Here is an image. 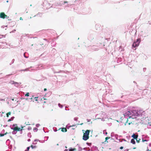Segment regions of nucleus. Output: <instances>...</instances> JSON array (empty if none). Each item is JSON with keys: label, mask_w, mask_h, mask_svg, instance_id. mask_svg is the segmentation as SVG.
<instances>
[{"label": "nucleus", "mask_w": 151, "mask_h": 151, "mask_svg": "<svg viewBox=\"0 0 151 151\" xmlns=\"http://www.w3.org/2000/svg\"><path fill=\"white\" fill-rule=\"evenodd\" d=\"M127 112L123 115L126 118H132L133 119L136 118L137 117H141V119H144L145 118V112L142 110L136 109L134 108L128 109Z\"/></svg>", "instance_id": "f257e3e1"}, {"label": "nucleus", "mask_w": 151, "mask_h": 151, "mask_svg": "<svg viewBox=\"0 0 151 151\" xmlns=\"http://www.w3.org/2000/svg\"><path fill=\"white\" fill-rule=\"evenodd\" d=\"M96 39V34L95 33L90 34L88 36V39L91 42L93 41Z\"/></svg>", "instance_id": "f03ea898"}, {"label": "nucleus", "mask_w": 151, "mask_h": 151, "mask_svg": "<svg viewBox=\"0 0 151 151\" xmlns=\"http://www.w3.org/2000/svg\"><path fill=\"white\" fill-rule=\"evenodd\" d=\"M43 5L44 9H48L51 7H52V6H51L52 5L51 4L49 3L46 1H45L43 2Z\"/></svg>", "instance_id": "7ed1b4c3"}, {"label": "nucleus", "mask_w": 151, "mask_h": 151, "mask_svg": "<svg viewBox=\"0 0 151 151\" xmlns=\"http://www.w3.org/2000/svg\"><path fill=\"white\" fill-rule=\"evenodd\" d=\"M90 132V130H87L86 132L83 134V139L85 141L88 139L89 138V135Z\"/></svg>", "instance_id": "20e7f679"}, {"label": "nucleus", "mask_w": 151, "mask_h": 151, "mask_svg": "<svg viewBox=\"0 0 151 151\" xmlns=\"http://www.w3.org/2000/svg\"><path fill=\"white\" fill-rule=\"evenodd\" d=\"M141 42V39L140 38H138L133 43L132 46V47L135 48L137 47L139 45Z\"/></svg>", "instance_id": "39448f33"}, {"label": "nucleus", "mask_w": 151, "mask_h": 151, "mask_svg": "<svg viewBox=\"0 0 151 151\" xmlns=\"http://www.w3.org/2000/svg\"><path fill=\"white\" fill-rule=\"evenodd\" d=\"M19 96H21V97L20 98L21 99H25L24 97H29V93L28 92L26 93L25 95V93L24 92L21 91H19Z\"/></svg>", "instance_id": "423d86ee"}, {"label": "nucleus", "mask_w": 151, "mask_h": 151, "mask_svg": "<svg viewBox=\"0 0 151 151\" xmlns=\"http://www.w3.org/2000/svg\"><path fill=\"white\" fill-rule=\"evenodd\" d=\"M11 129L13 130V133H15L16 131L17 132L19 131V127H18L17 124L13 125L11 127Z\"/></svg>", "instance_id": "0eeeda50"}, {"label": "nucleus", "mask_w": 151, "mask_h": 151, "mask_svg": "<svg viewBox=\"0 0 151 151\" xmlns=\"http://www.w3.org/2000/svg\"><path fill=\"white\" fill-rule=\"evenodd\" d=\"M32 97L33 98L31 97L29 99H26L28 100V101L30 102L32 101L34 102L35 101H37L38 100L37 99L38 97H34V96H32Z\"/></svg>", "instance_id": "6e6552de"}, {"label": "nucleus", "mask_w": 151, "mask_h": 151, "mask_svg": "<svg viewBox=\"0 0 151 151\" xmlns=\"http://www.w3.org/2000/svg\"><path fill=\"white\" fill-rule=\"evenodd\" d=\"M0 17L4 19L5 18H8L9 17L6 15L4 12H1L0 13Z\"/></svg>", "instance_id": "1a4fd4ad"}, {"label": "nucleus", "mask_w": 151, "mask_h": 151, "mask_svg": "<svg viewBox=\"0 0 151 151\" xmlns=\"http://www.w3.org/2000/svg\"><path fill=\"white\" fill-rule=\"evenodd\" d=\"M47 67H48V66L46 67L45 65L40 64L38 65V67H37V68L39 69H42L43 68H45Z\"/></svg>", "instance_id": "9d476101"}, {"label": "nucleus", "mask_w": 151, "mask_h": 151, "mask_svg": "<svg viewBox=\"0 0 151 151\" xmlns=\"http://www.w3.org/2000/svg\"><path fill=\"white\" fill-rule=\"evenodd\" d=\"M91 51H96L98 50L99 48L96 46H93L91 47Z\"/></svg>", "instance_id": "9b49d317"}, {"label": "nucleus", "mask_w": 151, "mask_h": 151, "mask_svg": "<svg viewBox=\"0 0 151 151\" xmlns=\"http://www.w3.org/2000/svg\"><path fill=\"white\" fill-rule=\"evenodd\" d=\"M59 6V3L58 2H55L51 6L52 7L55 8L56 6Z\"/></svg>", "instance_id": "f8f14e48"}, {"label": "nucleus", "mask_w": 151, "mask_h": 151, "mask_svg": "<svg viewBox=\"0 0 151 151\" xmlns=\"http://www.w3.org/2000/svg\"><path fill=\"white\" fill-rule=\"evenodd\" d=\"M90 150L91 151H95L97 150H98V149L97 147L96 146H93L92 147H91V149Z\"/></svg>", "instance_id": "ddd939ff"}, {"label": "nucleus", "mask_w": 151, "mask_h": 151, "mask_svg": "<svg viewBox=\"0 0 151 151\" xmlns=\"http://www.w3.org/2000/svg\"><path fill=\"white\" fill-rule=\"evenodd\" d=\"M68 3L67 1H61L59 2V6H61L63 5H64L65 3Z\"/></svg>", "instance_id": "4468645a"}, {"label": "nucleus", "mask_w": 151, "mask_h": 151, "mask_svg": "<svg viewBox=\"0 0 151 151\" xmlns=\"http://www.w3.org/2000/svg\"><path fill=\"white\" fill-rule=\"evenodd\" d=\"M122 60V59L121 58H119L117 60V62L118 63H121Z\"/></svg>", "instance_id": "2eb2a0df"}, {"label": "nucleus", "mask_w": 151, "mask_h": 151, "mask_svg": "<svg viewBox=\"0 0 151 151\" xmlns=\"http://www.w3.org/2000/svg\"><path fill=\"white\" fill-rule=\"evenodd\" d=\"M61 129V131L63 132H65L67 131V130L64 127H62L61 128H60L58 130Z\"/></svg>", "instance_id": "dca6fc26"}, {"label": "nucleus", "mask_w": 151, "mask_h": 151, "mask_svg": "<svg viewBox=\"0 0 151 151\" xmlns=\"http://www.w3.org/2000/svg\"><path fill=\"white\" fill-rule=\"evenodd\" d=\"M138 137V135H135L134 134H133L132 136V137H133L134 139H137V138Z\"/></svg>", "instance_id": "f3484780"}, {"label": "nucleus", "mask_w": 151, "mask_h": 151, "mask_svg": "<svg viewBox=\"0 0 151 151\" xmlns=\"http://www.w3.org/2000/svg\"><path fill=\"white\" fill-rule=\"evenodd\" d=\"M32 67H30V68H26L25 69H24V70H21L20 71H30V68H31Z\"/></svg>", "instance_id": "a211bd4d"}, {"label": "nucleus", "mask_w": 151, "mask_h": 151, "mask_svg": "<svg viewBox=\"0 0 151 151\" xmlns=\"http://www.w3.org/2000/svg\"><path fill=\"white\" fill-rule=\"evenodd\" d=\"M77 146L78 147V150L79 151H81L82 150V148L80 146L79 144H78Z\"/></svg>", "instance_id": "6ab92c4d"}, {"label": "nucleus", "mask_w": 151, "mask_h": 151, "mask_svg": "<svg viewBox=\"0 0 151 151\" xmlns=\"http://www.w3.org/2000/svg\"><path fill=\"white\" fill-rule=\"evenodd\" d=\"M131 142L133 144H135V142L134 140V139H132L131 140Z\"/></svg>", "instance_id": "aec40b11"}, {"label": "nucleus", "mask_w": 151, "mask_h": 151, "mask_svg": "<svg viewBox=\"0 0 151 151\" xmlns=\"http://www.w3.org/2000/svg\"><path fill=\"white\" fill-rule=\"evenodd\" d=\"M56 44V42H53L51 43V46L52 47H55V45Z\"/></svg>", "instance_id": "412c9836"}, {"label": "nucleus", "mask_w": 151, "mask_h": 151, "mask_svg": "<svg viewBox=\"0 0 151 151\" xmlns=\"http://www.w3.org/2000/svg\"><path fill=\"white\" fill-rule=\"evenodd\" d=\"M69 124H68L66 126V127L67 129H69L70 127L72 126H74L75 125H72V126H69Z\"/></svg>", "instance_id": "4be33fe9"}, {"label": "nucleus", "mask_w": 151, "mask_h": 151, "mask_svg": "<svg viewBox=\"0 0 151 151\" xmlns=\"http://www.w3.org/2000/svg\"><path fill=\"white\" fill-rule=\"evenodd\" d=\"M30 147L32 148V149H35L37 148V147L36 145H32L30 146Z\"/></svg>", "instance_id": "5701e85b"}, {"label": "nucleus", "mask_w": 151, "mask_h": 151, "mask_svg": "<svg viewBox=\"0 0 151 151\" xmlns=\"http://www.w3.org/2000/svg\"><path fill=\"white\" fill-rule=\"evenodd\" d=\"M43 40H45L47 43H49L50 42V39L49 38L48 39H46V38L43 39Z\"/></svg>", "instance_id": "b1692460"}, {"label": "nucleus", "mask_w": 151, "mask_h": 151, "mask_svg": "<svg viewBox=\"0 0 151 151\" xmlns=\"http://www.w3.org/2000/svg\"><path fill=\"white\" fill-rule=\"evenodd\" d=\"M42 15V14L41 13H39L38 14H37L36 15H35L34 17L36 16H41Z\"/></svg>", "instance_id": "393cba45"}, {"label": "nucleus", "mask_w": 151, "mask_h": 151, "mask_svg": "<svg viewBox=\"0 0 151 151\" xmlns=\"http://www.w3.org/2000/svg\"><path fill=\"white\" fill-rule=\"evenodd\" d=\"M106 92H108V93H111V91L110 89H108L106 90Z\"/></svg>", "instance_id": "a878e982"}, {"label": "nucleus", "mask_w": 151, "mask_h": 151, "mask_svg": "<svg viewBox=\"0 0 151 151\" xmlns=\"http://www.w3.org/2000/svg\"><path fill=\"white\" fill-rule=\"evenodd\" d=\"M90 148H84L83 149L87 151H90Z\"/></svg>", "instance_id": "bb28decb"}, {"label": "nucleus", "mask_w": 151, "mask_h": 151, "mask_svg": "<svg viewBox=\"0 0 151 151\" xmlns=\"http://www.w3.org/2000/svg\"><path fill=\"white\" fill-rule=\"evenodd\" d=\"M27 136L29 138H31L32 136L31 135V133L30 132H29L28 133Z\"/></svg>", "instance_id": "cd10ccee"}, {"label": "nucleus", "mask_w": 151, "mask_h": 151, "mask_svg": "<svg viewBox=\"0 0 151 151\" xmlns=\"http://www.w3.org/2000/svg\"><path fill=\"white\" fill-rule=\"evenodd\" d=\"M45 31H46L45 30H42L40 31H39V32L40 34H42V33H43V32H44Z\"/></svg>", "instance_id": "c85d7f7f"}, {"label": "nucleus", "mask_w": 151, "mask_h": 151, "mask_svg": "<svg viewBox=\"0 0 151 151\" xmlns=\"http://www.w3.org/2000/svg\"><path fill=\"white\" fill-rule=\"evenodd\" d=\"M38 130V129L36 127H34L33 128V130L34 132H37Z\"/></svg>", "instance_id": "c756f323"}, {"label": "nucleus", "mask_w": 151, "mask_h": 151, "mask_svg": "<svg viewBox=\"0 0 151 151\" xmlns=\"http://www.w3.org/2000/svg\"><path fill=\"white\" fill-rule=\"evenodd\" d=\"M110 138V137H106L105 138V142H108V141H107V140L109 139Z\"/></svg>", "instance_id": "7c9ffc66"}, {"label": "nucleus", "mask_w": 151, "mask_h": 151, "mask_svg": "<svg viewBox=\"0 0 151 151\" xmlns=\"http://www.w3.org/2000/svg\"><path fill=\"white\" fill-rule=\"evenodd\" d=\"M142 140L143 142H147L149 141V140L147 139H144V138H142Z\"/></svg>", "instance_id": "2f4dec72"}, {"label": "nucleus", "mask_w": 151, "mask_h": 151, "mask_svg": "<svg viewBox=\"0 0 151 151\" xmlns=\"http://www.w3.org/2000/svg\"><path fill=\"white\" fill-rule=\"evenodd\" d=\"M7 133L6 132L5 134H0V137L4 136V135H5Z\"/></svg>", "instance_id": "473e14b6"}, {"label": "nucleus", "mask_w": 151, "mask_h": 151, "mask_svg": "<svg viewBox=\"0 0 151 151\" xmlns=\"http://www.w3.org/2000/svg\"><path fill=\"white\" fill-rule=\"evenodd\" d=\"M10 114H11V112H8L6 114V116L7 117H8L9 116V115H10Z\"/></svg>", "instance_id": "72a5a7b5"}, {"label": "nucleus", "mask_w": 151, "mask_h": 151, "mask_svg": "<svg viewBox=\"0 0 151 151\" xmlns=\"http://www.w3.org/2000/svg\"><path fill=\"white\" fill-rule=\"evenodd\" d=\"M30 147V146L27 147V148L26 149V150H25L24 151H29Z\"/></svg>", "instance_id": "f704fd0d"}, {"label": "nucleus", "mask_w": 151, "mask_h": 151, "mask_svg": "<svg viewBox=\"0 0 151 151\" xmlns=\"http://www.w3.org/2000/svg\"><path fill=\"white\" fill-rule=\"evenodd\" d=\"M58 106L60 108H62L63 107V106L61 104H60L59 103L58 104Z\"/></svg>", "instance_id": "c9c22d12"}, {"label": "nucleus", "mask_w": 151, "mask_h": 151, "mask_svg": "<svg viewBox=\"0 0 151 151\" xmlns=\"http://www.w3.org/2000/svg\"><path fill=\"white\" fill-rule=\"evenodd\" d=\"M78 117H74V121H77V120H78Z\"/></svg>", "instance_id": "e433bc0d"}, {"label": "nucleus", "mask_w": 151, "mask_h": 151, "mask_svg": "<svg viewBox=\"0 0 151 151\" xmlns=\"http://www.w3.org/2000/svg\"><path fill=\"white\" fill-rule=\"evenodd\" d=\"M115 135L114 133L112 132L111 134V137H114V136Z\"/></svg>", "instance_id": "4c0bfd02"}, {"label": "nucleus", "mask_w": 151, "mask_h": 151, "mask_svg": "<svg viewBox=\"0 0 151 151\" xmlns=\"http://www.w3.org/2000/svg\"><path fill=\"white\" fill-rule=\"evenodd\" d=\"M75 150L74 149H73L71 148H69V151H73Z\"/></svg>", "instance_id": "58836bf2"}, {"label": "nucleus", "mask_w": 151, "mask_h": 151, "mask_svg": "<svg viewBox=\"0 0 151 151\" xmlns=\"http://www.w3.org/2000/svg\"><path fill=\"white\" fill-rule=\"evenodd\" d=\"M70 6H65V8H64V9H65V10H69V9H68V8H69V7Z\"/></svg>", "instance_id": "ea45409f"}, {"label": "nucleus", "mask_w": 151, "mask_h": 151, "mask_svg": "<svg viewBox=\"0 0 151 151\" xmlns=\"http://www.w3.org/2000/svg\"><path fill=\"white\" fill-rule=\"evenodd\" d=\"M86 144L89 146H91V143H89L88 142H87Z\"/></svg>", "instance_id": "a19ab883"}, {"label": "nucleus", "mask_w": 151, "mask_h": 151, "mask_svg": "<svg viewBox=\"0 0 151 151\" xmlns=\"http://www.w3.org/2000/svg\"><path fill=\"white\" fill-rule=\"evenodd\" d=\"M40 126V125L39 124H37L36 125V126L37 127H38Z\"/></svg>", "instance_id": "79ce46f5"}, {"label": "nucleus", "mask_w": 151, "mask_h": 151, "mask_svg": "<svg viewBox=\"0 0 151 151\" xmlns=\"http://www.w3.org/2000/svg\"><path fill=\"white\" fill-rule=\"evenodd\" d=\"M118 136V135L117 134H115L114 135V137L116 139H117Z\"/></svg>", "instance_id": "37998d69"}, {"label": "nucleus", "mask_w": 151, "mask_h": 151, "mask_svg": "<svg viewBox=\"0 0 151 151\" xmlns=\"http://www.w3.org/2000/svg\"><path fill=\"white\" fill-rule=\"evenodd\" d=\"M149 126H151V124L150 123H148V125H147V128H149Z\"/></svg>", "instance_id": "c03bdc74"}, {"label": "nucleus", "mask_w": 151, "mask_h": 151, "mask_svg": "<svg viewBox=\"0 0 151 151\" xmlns=\"http://www.w3.org/2000/svg\"><path fill=\"white\" fill-rule=\"evenodd\" d=\"M27 35L26 34H25L24 35H22L21 36V39H22V37H23V36L24 37H25V36H26Z\"/></svg>", "instance_id": "a18cd8bd"}, {"label": "nucleus", "mask_w": 151, "mask_h": 151, "mask_svg": "<svg viewBox=\"0 0 151 151\" xmlns=\"http://www.w3.org/2000/svg\"><path fill=\"white\" fill-rule=\"evenodd\" d=\"M32 129V128L31 127H29L28 128V130H31Z\"/></svg>", "instance_id": "49530a36"}, {"label": "nucleus", "mask_w": 151, "mask_h": 151, "mask_svg": "<svg viewBox=\"0 0 151 151\" xmlns=\"http://www.w3.org/2000/svg\"><path fill=\"white\" fill-rule=\"evenodd\" d=\"M39 141L38 139H35V140H34V142H36V141ZM39 141L40 142H41V140H39Z\"/></svg>", "instance_id": "de8ad7c7"}, {"label": "nucleus", "mask_w": 151, "mask_h": 151, "mask_svg": "<svg viewBox=\"0 0 151 151\" xmlns=\"http://www.w3.org/2000/svg\"><path fill=\"white\" fill-rule=\"evenodd\" d=\"M25 53H24V57L25 58H28V56H26V55H25Z\"/></svg>", "instance_id": "09e8293b"}, {"label": "nucleus", "mask_w": 151, "mask_h": 151, "mask_svg": "<svg viewBox=\"0 0 151 151\" xmlns=\"http://www.w3.org/2000/svg\"><path fill=\"white\" fill-rule=\"evenodd\" d=\"M32 96H34L33 95H29V98L28 99H29V98H31V97L33 98V97H32Z\"/></svg>", "instance_id": "8fccbe9b"}, {"label": "nucleus", "mask_w": 151, "mask_h": 151, "mask_svg": "<svg viewBox=\"0 0 151 151\" xmlns=\"http://www.w3.org/2000/svg\"><path fill=\"white\" fill-rule=\"evenodd\" d=\"M146 70V68H143V71L144 72H145Z\"/></svg>", "instance_id": "3c124183"}, {"label": "nucleus", "mask_w": 151, "mask_h": 151, "mask_svg": "<svg viewBox=\"0 0 151 151\" xmlns=\"http://www.w3.org/2000/svg\"><path fill=\"white\" fill-rule=\"evenodd\" d=\"M57 131V128H56L55 129H54V131L55 132H56Z\"/></svg>", "instance_id": "603ef678"}, {"label": "nucleus", "mask_w": 151, "mask_h": 151, "mask_svg": "<svg viewBox=\"0 0 151 151\" xmlns=\"http://www.w3.org/2000/svg\"><path fill=\"white\" fill-rule=\"evenodd\" d=\"M98 119H101V121H104V119L103 118L101 119V118H98Z\"/></svg>", "instance_id": "864d4df0"}, {"label": "nucleus", "mask_w": 151, "mask_h": 151, "mask_svg": "<svg viewBox=\"0 0 151 151\" xmlns=\"http://www.w3.org/2000/svg\"><path fill=\"white\" fill-rule=\"evenodd\" d=\"M147 91V90L146 89H145L143 90V93H144V92H146V91Z\"/></svg>", "instance_id": "5fc2aeb1"}, {"label": "nucleus", "mask_w": 151, "mask_h": 151, "mask_svg": "<svg viewBox=\"0 0 151 151\" xmlns=\"http://www.w3.org/2000/svg\"><path fill=\"white\" fill-rule=\"evenodd\" d=\"M87 120L88 122H90L91 121V119H87Z\"/></svg>", "instance_id": "6e6d98bb"}, {"label": "nucleus", "mask_w": 151, "mask_h": 151, "mask_svg": "<svg viewBox=\"0 0 151 151\" xmlns=\"http://www.w3.org/2000/svg\"><path fill=\"white\" fill-rule=\"evenodd\" d=\"M104 131H105V132H105V134H106V135H107V132H106V130H104V131H103V132H104Z\"/></svg>", "instance_id": "4d7b16f0"}, {"label": "nucleus", "mask_w": 151, "mask_h": 151, "mask_svg": "<svg viewBox=\"0 0 151 151\" xmlns=\"http://www.w3.org/2000/svg\"><path fill=\"white\" fill-rule=\"evenodd\" d=\"M63 71H62V70H60V71H58V72H56V73H60V72H63Z\"/></svg>", "instance_id": "13d9d810"}, {"label": "nucleus", "mask_w": 151, "mask_h": 151, "mask_svg": "<svg viewBox=\"0 0 151 151\" xmlns=\"http://www.w3.org/2000/svg\"><path fill=\"white\" fill-rule=\"evenodd\" d=\"M123 148V147L121 146L120 147V149L122 150V149Z\"/></svg>", "instance_id": "bf43d9fd"}, {"label": "nucleus", "mask_w": 151, "mask_h": 151, "mask_svg": "<svg viewBox=\"0 0 151 151\" xmlns=\"http://www.w3.org/2000/svg\"><path fill=\"white\" fill-rule=\"evenodd\" d=\"M22 129H20V128H19V132H20L21 133V132H22Z\"/></svg>", "instance_id": "052dcab7"}, {"label": "nucleus", "mask_w": 151, "mask_h": 151, "mask_svg": "<svg viewBox=\"0 0 151 151\" xmlns=\"http://www.w3.org/2000/svg\"><path fill=\"white\" fill-rule=\"evenodd\" d=\"M11 121V119H8V120L7 121H8V122H9Z\"/></svg>", "instance_id": "680f3d73"}, {"label": "nucleus", "mask_w": 151, "mask_h": 151, "mask_svg": "<svg viewBox=\"0 0 151 151\" xmlns=\"http://www.w3.org/2000/svg\"><path fill=\"white\" fill-rule=\"evenodd\" d=\"M32 144L33 145H36L37 144V143H35L34 142H32Z\"/></svg>", "instance_id": "e2e57ef3"}, {"label": "nucleus", "mask_w": 151, "mask_h": 151, "mask_svg": "<svg viewBox=\"0 0 151 151\" xmlns=\"http://www.w3.org/2000/svg\"><path fill=\"white\" fill-rule=\"evenodd\" d=\"M30 140H30V139H29L27 140V141L28 142H30Z\"/></svg>", "instance_id": "0e129e2a"}, {"label": "nucleus", "mask_w": 151, "mask_h": 151, "mask_svg": "<svg viewBox=\"0 0 151 151\" xmlns=\"http://www.w3.org/2000/svg\"><path fill=\"white\" fill-rule=\"evenodd\" d=\"M128 151V149H126L125 150H124V151Z\"/></svg>", "instance_id": "69168bd1"}, {"label": "nucleus", "mask_w": 151, "mask_h": 151, "mask_svg": "<svg viewBox=\"0 0 151 151\" xmlns=\"http://www.w3.org/2000/svg\"><path fill=\"white\" fill-rule=\"evenodd\" d=\"M149 146L150 147H151V143H150L149 144Z\"/></svg>", "instance_id": "338daca9"}, {"label": "nucleus", "mask_w": 151, "mask_h": 151, "mask_svg": "<svg viewBox=\"0 0 151 151\" xmlns=\"http://www.w3.org/2000/svg\"><path fill=\"white\" fill-rule=\"evenodd\" d=\"M64 151H68V150L65 149Z\"/></svg>", "instance_id": "774afa93"}]
</instances>
